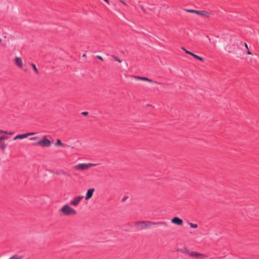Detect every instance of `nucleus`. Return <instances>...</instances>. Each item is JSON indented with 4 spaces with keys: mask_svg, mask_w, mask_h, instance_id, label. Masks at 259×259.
Wrapping results in <instances>:
<instances>
[{
    "mask_svg": "<svg viewBox=\"0 0 259 259\" xmlns=\"http://www.w3.org/2000/svg\"><path fill=\"white\" fill-rule=\"evenodd\" d=\"M136 78H138V79H141V80H144V81H148L149 82H154L155 83H158V82L157 81H153L152 79H149L148 78V77H140V76H136L135 77Z\"/></svg>",
    "mask_w": 259,
    "mask_h": 259,
    "instance_id": "nucleus-11",
    "label": "nucleus"
},
{
    "mask_svg": "<svg viewBox=\"0 0 259 259\" xmlns=\"http://www.w3.org/2000/svg\"><path fill=\"white\" fill-rule=\"evenodd\" d=\"M96 164L93 163H80L74 166V168L76 170H84L88 169L89 168L95 166Z\"/></svg>",
    "mask_w": 259,
    "mask_h": 259,
    "instance_id": "nucleus-4",
    "label": "nucleus"
},
{
    "mask_svg": "<svg viewBox=\"0 0 259 259\" xmlns=\"http://www.w3.org/2000/svg\"><path fill=\"white\" fill-rule=\"evenodd\" d=\"M185 53L187 54L190 55L191 56H193L195 59L197 56V55H196V54H194L193 53H192L189 51H188V50H185Z\"/></svg>",
    "mask_w": 259,
    "mask_h": 259,
    "instance_id": "nucleus-17",
    "label": "nucleus"
},
{
    "mask_svg": "<svg viewBox=\"0 0 259 259\" xmlns=\"http://www.w3.org/2000/svg\"><path fill=\"white\" fill-rule=\"evenodd\" d=\"M59 212L60 214H62L66 216L76 215L77 213L76 211L68 204L63 206L62 208L59 209Z\"/></svg>",
    "mask_w": 259,
    "mask_h": 259,
    "instance_id": "nucleus-2",
    "label": "nucleus"
},
{
    "mask_svg": "<svg viewBox=\"0 0 259 259\" xmlns=\"http://www.w3.org/2000/svg\"><path fill=\"white\" fill-rule=\"evenodd\" d=\"M31 66L32 67V68H33L34 71H35V72L36 74H39V71H38V69H37V68L36 67V65L34 64H33V63H31Z\"/></svg>",
    "mask_w": 259,
    "mask_h": 259,
    "instance_id": "nucleus-18",
    "label": "nucleus"
},
{
    "mask_svg": "<svg viewBox=\"0 0 259 259\" xmlns=\"http://www.w3.org/2000/svg\"><path fill=\"white\" fill-rule=\"evenodd\" d=\"M86 56V55L85 54H84L83 55H82V57H85Z\"/></svg>",
    "mask_w": 259,
    "mask_h": 259,
    "instance_id": "nucleus-37",
    "label": "nucleus"
},
{
    "mask_svg": "<svg viewBox=\"0 0 259 259\" xmlns=\"http://www.w3.org/2000/svg\"><path fill=\"white\" fill-rule=\"evenodd\" d=\"M26 138V135L25 134H20V135H17L14 138V140H16L17 139H24Z\"/></svg>",
    "mask_w": 259,
    "mask_h": 259,
    "instance_id": "nucleus-14",
    "label": "nucleus"
},
{
    "mask_svg": "<svg viewBox=\"0 0 259 259\" xmlns=\"http://www.w3.org/2000/svg\"><path fill=\"white\" fill-rule=\"evenodd\" d=\"M247 54L248 55H251V53L250 52V51L249 50V49H247Z\"/></svg>",
    "mask_w": 259,
    "mask_h": 259,
    "instance_id": "nucleus-30",
    "label": "nucleus"
},
{
    "mask_svg": "<svg viewBox=\"0 0 259 259\" xmlns=\"http://www.w3.org/2000/svg\"><path fill=\"white\" fill-rule=\"evenodd\" d=\"M111 57L115 61H117L119 63L121 62V61H122L121 60H120L118 57H117L115 55H112Z\"/></svg>",
    "mask_w": 259,
    "mask_h": 259,
    "instance_id": "nucleus-19",
    "label": "nucleus"
},
{
    "mask_svg": "<svg viewBox=\"0 0 259 259\" xmlns=\"http://www.w3.org/2000/svg\"><path fill=\"white\" fill-rule=\"evenodd\" d=\"M35 133H27L25 134L26 138L29 136L34 135Z\"/></svg>",
    "mask_w": 259,
    "mask_h": 259,
    "instance_id": "nucleus-24",
    "label": "nucleus"
},
{
    "mask_svg": "<svg viewBox=\"0 0 259 259\" xmlns=\"http://www.w3.org/2000/svg\"><path fill=\"white\" fill-rule=\"evenodd\" d=\"M6 145L5 142H4L2 140H0V149L2 151H4L6 149Z\"/></svg>",
    "mask_w": 259,
    "mask_h": 259,
    "instance_id": "nucleus-13",
    "label": "nucleus"
},
{
    "mask_svg": "<svg viewBox=\"0 0 259 259\" xmlns=\"http://www.w3.org/2000/svg\"><path fill=\"white\" fill-rule=\"evenodd\" d=\"M182 50H184L185 51V50H186L185 49V48H184V47H182Z\"/></svg>",
    "mask_w": 259,
    "mask_h": 259,
    "instance_id": "nucleus-36",
    "label": "nucleus"
},
{
    "mask_svg": "<svg viewBox=\"0 0 259 259\" xmlns=\"http://www.w3.org/2000/svg\"><path fill=\"white\" fill-rule=\"evenodd\" d=\"M190 256L193 257L197 258L198 259H203L208 256V255H206L205 254L199 253L195 251H191Z\"/></svg>",
    "mask_w": 259,
    "mask_h": 259,
    "instance_id": "nucleus-5",
    "label": "nucleus"
},
{
    "mask_svg": "<svg viewBox=\"0 0 259 259\" xmlns=\"http://www.w3.org/2000/svg\"><path fill=\"white\" fill-rule=\"evenodd\" d=\"M15 63L20 68L22 67V61L20 57H16L15 59Z\"/></svg>",
    "mask_w": 259,
    "mask_h": 259,
    "instance_id": "nucleus-10",
    "label": "nucleus"
},
{
    "mask_svg": "<svg viewBox=\"0 0 259 259\" xmlns=\"http://www.w3.org/2000/svg\"><path fill=\"white\" fill-rule=\"evenodd\" d=\"M8 134H9V135H11L14 134V133H13V132H10V133H8Z\"/></svg>",
    "mask_w": 259,
    "mask_h": 259,
    "instance_id": "nucleus-33",
    "label": "nucleus"
},
{
    "mask_svg": "<svg viewBox=\"0 0 259 259\" xmlns=\"http://www.w3.org/2000/svg\"><path fill=\"white\" fill-rule=\"evenodd\" d=\"M171 223L179 226H181L183 224V221L178 217H174L171 219Z\"/></svg>",
    "mask_w": 259,
    "mask_h": 259,
    "instance_id": "nucleus-7",
    "label": "nucleus"
},
{
    "mask_svg": "<svg viewBox=\"0 0 259 259\" xmlns=\"http://www.w3.org/2000/svg\"><path fill=\"white\" fill-rule=\"evenodd\" d=\"M211 13L208 12L206 11H199L198 15L208 18L211 15Z\"/></svg>",
    "mask_w": 259,
    "mask_h": 259,
    "instance_id": "nucleus-9",
    "label": "nucleus"
},
{
    "mask_svg": "<svg viewBox=\"0 0 259 259\" xmlns=\"http://www.w3.org/2000/svg\"><path fill=\"white\" fill-rule=\"evenodd\" d=\"M121 3H122L123 4L126 5V4L122 0L120 1Z\"/></svg>",
    "mask_w": 259,
    "mask_h": 259,
    "instance_id": "nucleus-32",
    "label": "nucleus"
},
{
    "mask_svg": "<svg viewBox=\"0 0 259 259\" xmlns=\"http://www.w3.org/2000/svg\"><path fill=\"white\" fill-rule=\"evenodd\" d=\"M178 251H180L181 252L190 255V253L191 251H190L186 247H184L182 248H180L178 249Z\"/></svg>",
    "mask_w": 259,
    "mask_h": 259,
    "instance_id": "nucleus-12",
    "label": "nucleus"
},
{
    "mask_svg": "<svg viewBox=\"0 0 259 259\" xmlns=\"http://www.w3.org/2000/svg\"><path fill=\"white\" fill-rule=\"evenodd\" d=\"M0 134H8V132L7 131H3V130H0Z\"/></svg>",
    "mask_w": 259,
    "mask_h": 259,
    "instance_id": "nucleus-25",
    "label": "nucleus"
},
{
    "mask_svg": "<svg viewBox=\"0 0 259 259\" xmlns=\"http://www.w3.org/2000/svg\"><path fill=\"white\" fill-rule=\"evenodd\" d=\"M8 137L7 136H3L0 137V140L4 141L5 140L8 139Z\"/></svg>",
    "mask_w": 259,
    "mask_h": 259,
    "instance_id": "nucleus-22",
    "label": "nucleus"
},
{
    "mask_svg": "<svg viewBox=\"0 0 259 259\" xmlns=\"http://www.w3.org/2000/svg\"><path fill=\"white\" fill-rule=\"evenodd\" d=\"M94 191L95 189L94 188H91L88 190L85 195V200H88L93 196Z\"/></svg>",
    "mask_w": 259,
    "mask_h": 259,
    "instance_id": "nucleus-8",
    "label": "nucleus"
},
{
    "mask_svg": "<svg viewBox=\"0 0 259 259\" xmlns=\"http://www.w3.org/2000/svg\"><path fill=\"white\" fill-rule=\"evenodd\" d=\"M55 145L56 146H61L64 147H65L67 146L66 145L63 144L62 143L60 139H58L56 141V142L55 144Z\"/></svg>",
    "mask_w": 259,
    "mask_h": 259,
    "instance_id": "nucleus-15",
    "label": "nucleus"
},
{
    "mask_svg": "<svg viewBox=\"0 0 259 259\" xmlns=\"http://www.w3.org/2000/svg\"><path fill=\"white\" fill-rule=\"evenodd\" d=\"M244 45L245 47L246 48V49H248V45H247V44L246 43H245H245L244 44Z\"/></svg>",
    "mask_w": 259,
    "mask_h": 259,
    "instance_id": "nucleus-31",
    "label": "nucleus"
},
{
    "mask_svg": "<svg viewBox=\"0 0 259 259\" xmlns=\"http://www.w3.org/2000/svg\"><path fill=\"white\" fill-rule=\"evenodd\" d=\"M96 57H97V58H98V59L100 60L101 61H103L104 60L103 58L101 56H97Z\"/></svg>",
    "mask_w": 259,
    "mask_h": 259,
    "instance_id": "nucleus-26",
    "label": "nucleus"
},
{
    "mask_svg": "<svg viewBox=\"0 0 259 259\" xmlns=\"http://www.w3.org/2000/svg\"><path fill=\"white\" fill-rule=\"evenodd\" d=\"M2 42V39L1 38H0V43Z\"/></svg>",
    "mask_w": 259,
    "mask_h": 259,
    "instance_id": "nucleus-38",
    "label": "nucleus"
},
{
    "mask_svg": "<svg viewBox=\"0 0 259 259\" xmlns=\"http://www.w3.org/2000/svg\"><path fill=\"white\" fill-rule=\"evenodd\" d=\"M196 59L198 60H199L201 62H203L204 61V59L201 57H199V56H197L196 58Z\"/></svg>",
    "mask_w": 259,
    "mask_h": 259,
    "instance_id": "nucleus-23",
    "label": "nucleus"
},
{
    "mask_svg": "<svg viewBox=\"0 0 259 259\" xmlns=\"http://www.w3.org/2000/svg\"><path fill=\"white\" fill-rule=\"evenodd\" d=\"M88 114H89L88 112H87V111H84L81 113V114L85 115V116L88 115Z\"/></svg>",
    "mask_w": 259,
    "mask_h": 259,
    "instance_id": "nucleus-28",
    "label": "nucleus"
},
{
    "mask_svg": "<svg viewBox=\"0 0 259 259\" xmlns=\"http://www.w3.org/2000/svg\"><path fill=\"white\" fill-rule=\"evenodd\" d=\"M105 2H106L107 3L109 4V0H104Z\"/></svg>",
    "mask_w": 259,
    "mask_h": 259,
    "instance_id": "nucleus-34",
    "label": "nucleus"
},
{
    "mask_svg": "<svg viewBox=\"0 0 259 259\" xmlns=\"http://www.w3.org/2000/svg\"><path fill=\"white\" fill-rule=\"evenodd\" d=\"M153 225H159L167 226V224L165 222H154L149 221H137L134 223L135 227L137 230H143Z\"/></svg>",
    "mask_w": 259,
    "mask_h": 259,
    "instance_id": "nucleus-1",
    "label": "nucleus"
},
{
    "mask_svg": "<svg viewBox=\"0 0 259 259\" xmlns=\"http://www.w3.org/2000/svg\"><path fill=\"white\" fill-rule=\"evenodd\" d=\"M83 198V196H78L76 197L73 200L70 202V204L72 206H76L78 205L80 201Z\"/></svg>",
    "mask_w": 259,
    "mask_h": 259,
    "instance_id": "nucleus-6",
    "label": "nucleus"
},
{
    "mask_svg": "<svg viewBox=\"0 0 259 259\" xmlns=\"http://www.w3.org/2000/svg\"><path fill=\"white\" fill-rule=\"evenodd\" d=\"M22 256H18V255H14L11 257L9 259H21Z\"/></svg>",
    "mask_w": 259,
    "mask_h": 259,
    "instance_id": "nucleus-20",
    "label": "nucleus"
},
{
    "mask_svg": "<svg viewBox=\"0 0 259 259\" xmlns=\"http://www.w3.org/2000/svg\"><path fill=\"white\" fill-rule=\"evenodd\" d=\"M38 139V137H32L30 139V140H36V139Z\"/></svg>",
    "mask_w": 259,
    "mask_h": 259,
    "instance_id": "nucleus-29",
    "label": "nucleus"
},
{
    "mask_svg": "<svg viewBox=\"0 0 259 259\" xmlns=\"http://www.w3.org/2000/svg\"><path fill=\"white\" fill-rule=\"evenodd\" d=\"M51 144H52V142H51V141L48 140L46 136H44L42 138V140H40L36 143H33L32 145L33 146L39 145L41 147H49L51 145Z\"/></svg>",
    "mask_w": 259,
    "mask_h": 259,
    "instance_id": "nucleus-3",
    "label": "nucleus"
},
{
    "mask_svg": "<svg viewBox=\"0 0 259 259\" xmlns=\"http://www.w3.org/2000/svg\"><path fill=\"white\" fill-rule=\"evenodd\" d=\"M141 9H142V10L144 12H145V10L144 8L143 7H141Z\"/></svg>",
    "mask_w": 259,
    "mask_h": 259,
    "instance_id": "nucleus-35",
    "label": "nucleus"
},
{
    "mask_svg": "<svg viewBox=\"0 0 259 259\" xmlns=\"http://www.w3.org/2000/svg\"><path fill=\"white\" fill-rule=\"evenodd\" d=\"M127 196H124V197L122 198V200H121V201H122V202H124V201L127 199Z\"/></svg>",
    "mask_w": 259,
    "mask_h": 259,
    "instance_id": "nucleus-27",
    "label": "nucleus"
},
{
    "mask_svg": "<svg viewBox=\"0 0 259 259\" xmlns=\"http://www.w3.org/2000/svg\"><path fill=\"white\" fill-rule=\"evenodd\" d=\"M189 225L190 226V227L192 228H197L198 227V225L195 224H193L192 223H189Z\"/></svg>",
    "mask_w": 259,
    "mask_h": 259,
    "instance_id": "nucleus-21",
    "label": "nucleus"
},
{
    "mask_svg": "<svg viewBox=\"0 0 259 259\" xmlns=\"http://www.w3.org/2000/svg\"><path fill=\"white\" fill-rule=\"evenodd\" d=\"M186 11L187 12H189V13H195V14L198 15L199 11L189 9V10H186Z\"/></svg>",
    "mask_w": 259,
    "mask_h": 259,
    "instance_id": "nucleus-16",
    "label": "nucleus"
}]
</instances>
